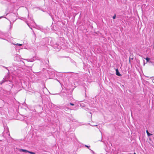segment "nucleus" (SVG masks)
Masks as SVG:
<instances>
[{
    "mask_svg": "<svg viewBox=\"0 0 154 154\" xmlns=\"http://www.w3.org/2000/svg\"><path fill=\"white\" fill-rule=\"evenodd\" d=\"M97 126V125H94V126Z\"/></svg>",
    "mask_w": 154,
    "mask_h": 154,
    "instance_id": "9d476101",
    "label": "nucleus"
},
{
    "mask_svg": "<svg viewBox=\"0 0 154 154\" xmlns=\"http://www.w3.org/2000/svg\"><path fill=\"white\" fill-rule=\"evenodd\" d=\"M116 74L118 76H120L121 75L120 74L118 70V69H116Z\"/></svg>",
    "mask_w": 154,
    "mask_h": 154,
    "instance_id": "f03ea898",
    "label": "nucleus"
},
{
    "mask_svg": "<svg viewBox=\"0 0 154 154\" xmlns=\"http://www.w3.org/2000/svg\"><path fill=\"white\" fill-rule=\"evenodd\" d=\"M2 16L0 17V18H2Z\"/></svg>",
    "mask_w": 154,
    "mask_h": 154,
    "instance_id": "1a4fd4ad",
    "label": "nucleus"
},
{
    "mask_svg": "<svg viewBox=\"0 0 154 154\" xmlns=\"http://www.w3.org/2000/svg\"><path fill=\"white\" fill-rule=\"evenodd\" d=\"M146 133L149 136H150L152 135V134H150L149 133L148 131L147 130H146Z\"/></svg>",
    "mask_w": 154,
    "mask_h": 154,
    "instance_id": "7ed1b4c3",
    "label": "nucleus"
},
{
    "mask_svg": "<svg viewBox=\"0 0 154 154\" xmlns=\"http://www.w3.org/2000/svg\"><path fill=\"white\" fill-rule=\"evenodd\" d=\"M14 45H19V46H21L22 45V44H18V43L16 44H14Z\"/></svg>",
    "mask_w": 154,
    "mask_h": 154,
    "instance_id": "20e7f679",
    "label": "nucleus"
},
{
    "mask_svg": "<svg viewBox=\"0 0 154 154\" xmlns=\"http://www.w3.org/2000/svg\"><path fill=\"white\" fill-rule=\"evenodd\" d=\"M18 151L20 152H24V153H30L31 154H35V153L33 152L28 151V150H26V149H18Z\"/></svg>",
    "mask_w": 154,
    "mask_h": 154,
    "instance_id": "f257e3e1",
    "label": "nucleus"
},
{
    "mask_svg": "<svg viewBox=\"0 0 154 154\" xmlns=\"http://www.w3.org/2000/svg\"><path fill=\"white\" fill-rule=\"evenodd\" d=\"M116 17V15H115V16H113V19H115Z\"/></svg>",
    "mask_w": 154,
    "mask_h": 154,
    "instance_id": "423d86ee",
    "label": "nucleus"
},
{
    "mask_svg": "<svg viewBox=\"0 0 154 154\" xmlns=\"http://www.w3.org/2000/svg\"><path fill=\"white\" fill-rule=\"evenodd\" d=\"M85 146L87 147H88V146H87V145H85Z\"/></svg>",
    "mask_w": 154,
    "mask_h": 154,
    "instance_id": "6e6552de",
    "label": "nucleus"
},
{
    "mask_svg": "<svg viewBox=\"0 0 154 154\" xmlns=\"http://www.w3.org/2000/svg\"><path fill=\"white\" fill-rule=\"evenodd\" d=\"M70 105H71L72 106H74V104L73 103H70Z\"/></svg>",
    "mask_w": 154,
    "mask_h": 154,
    "instance_id": "0eeeda50",
    "label": "nucleus"
},
{
    "mask_svg": "<svg viewBox=\"0 0 154 154\" xmlns=\"http://www.w3.org/2000/svg\"><path fill=\"white\" fill-rule=\"evenodd\" d=\"M147 61V62H148L149 60H150V58L148 57H147L145 59Z\"/></svg>",
    "mask_w": 154,
    "mask_h": 154,
    "instance_id": "39448f33",
    "label": "nucleus"
}]
</instances>
